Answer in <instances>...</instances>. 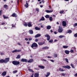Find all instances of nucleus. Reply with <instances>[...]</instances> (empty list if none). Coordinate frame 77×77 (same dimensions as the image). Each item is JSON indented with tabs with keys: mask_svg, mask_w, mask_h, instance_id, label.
<instances>
[{
	"mask_svg": "<svg viewBox=\"0 0 77 77\" xmlns=\"http://www.w3.org/2000/svg\"><path fill=\"white\" fill-rule=\"evenodd\" d=\"M49 42L51 43H52V42H53V40H51L49 41Z\"/></svg>",
	"mask_w": 77,
	"mask_h": 77,
	"instance_id": "37998d69",
	"label": "nucleus"
},
{
	"mask_svg": "<svg viewBox=\"0 0 77 77\" xmlns=\"http://www.w3.org/2000/svg\"><path fill=\"white\" fill-rule=\"evenodd\" d=\"M3 17H4V18H5V19H7L8 18V17H6L5 15H3Z\"/></svg>",
	"mask_w": 77,
	"mask_h": 77,
	"instance_id": "c756f323",
	"label": "nucleus"
},
{
	"mask_svg": "<svg viewBox=\"0 0 77 77\" xmlns=\"http://www.w3.org/2000/svg\"><path fill=\"white\" fill-rule=\"evenodd\" d=\"M15 50V51L16 52H20L21 51V50Z\"/></svg>",
	"mask_w": 77,
	"mask_h": 77,
	"instance_id": "c9c22d12",
	"label": "nucleus"
},
{
	"mask_svg": "<svg viewBox=\"0 0 77 77\" xmlns=\"http://www.w3.org/2000/svg\"><path fill=\"white\" fill-rule=\"evenodd\" d=\"M16 52L15 50L13 51H12V53H15Z\"/></svg>",
	"mask_w": 77,
	"mask_h": 77,
	"instance_id": "bf43d9fd",
	"label": "nucleus"
},
{
	"mask_svg": "<svg viewBox=\"0 0 77 77\" xmlns=\"http://www.w3.org/2000/svg\"><path fill=\"white\" fill-rule=\"evenodd\" d=\"M40 7H41V8H42V7H43V5H41L40 6Z\"/></svg>",
	"mask_w": 77,
	"mask_h": 77,
	"instance_id": "338daca9",
	"label": "nucleus"
},
{
	"mask_svg": "<svg viewBox=\"0 0 77 77\" xmlns=\"http://www.w3.org/2000/svg\"><path fill=\"white\" fill-rule=\"evenodd\" d=\"M10 59L9 58H6L4 60V61H5V63H6L7 62H8L9 61V59Z\"/></svg>",
	"mask_w": 77,
	"mask_h": 77,
	"instance_id": "39448f33",
	"label": "nucleus"
},
{
	"mask_svg": "<svg viewBox=\"0 0 77 77\" xmlns=\"http://www.w3.org/2000/svg\"><path fill=\"white\" fill-rule=\"evenodd\" d=\"M67 33H72V31L71 30H68V31H67Z\"/></svg>",
	"mask_w": 77,
	"mask_h": 77,
	"instance_id": "473e14b6",
	"label": "nucleus"
},
{
	"mask_svg": "<svg viewBox=\"0 0 77 77\" xmlns=\"http://www.w3.org/2000/svg\"><path fill=\"white\" fill-rule=\"evenodd\" d=\"M21 62H27V60L26 59L22 58L21 59Z\"/></svg>",
	"mask_w": 77,
	"mask_h": 77,
	"instance_id": "0eeeda50",
	"label": "nucleus"
},
{
	"mask_svg": "<svg viewBox=\"0 0 77 77\" xmlns=\"http://www.w3.org/2000/svg\"><path fill=\"white\" fill-rule=\"evenodd\" d=\"M38 44L39 45H43V44H45V42H39Z\"/></svg>",
	"mask_w": 77,
	"mask_h": 77,
	"instance_id": "2eb2a0df",
	"label": "nucleus"
},
{
	"mask_svg": "<svg viewBox=\"0 0 77 77\" xmlns=\"http://www.w3.org/2000/svg\"><path fill=\"white\" fill-rule=\"evenodd\" d=\"M29 41H32V38H28Z\"/></svg>",
	"mask_w": 77,
	"mask_h": 77,
	"instance_id": "49530a36",
	"label": "nucleus"
},
{
	"mask_svg": "<svg viewBox=\"0 0 77 77\" xmlns=\"http://www.w3.org/2000/svg\"><path fill=\"white\" fill-rule=\"evenodd\" d=\"M7 24V23L6 22L4 21L2 23V25H5V24Z\"/></svg>",
	"mask_w": 77,
	"mask_h": 77,
	"instance_id": "cd10ccee",
	"label": "nucleus"
},
{
	"mask_svg": "<svg viewBox=\"0 0 77 77\" xmlns=\"http://www.w3.org/2000/svg\"><path fill=\"white\" fill-rule=\"evenodd\" d=\"M74 36H75V37H77V33L74 34Z\"/></svg>",
	"mask_w": 77,
	"mask_h": 77,
	"instance_id": "8fccbe9b",
	"label": "nucleus"
},
{
	"mask_svg": "<svg viewBox=\"0 0 77 77\" xmlns=\"http://www.w3.org/2000/svg\"><path fill=\"white\" fill-rule=\"evenodd\" d=\"M35 29L36 30H39L41 29L38 27H35Z\"/></svg>",
	"mask_w": 77,
	"mask_h": 77,
	"instance_id": "4be33fe9",
	"label": "nucleus"
},
{
	"mask_svg": "<svg viewBox=\"0 0 77 77\" xmlns=\"http://www.w3.org/2000/svg\"><path fill=\"white\" fill-rule=\"evenodd\" d=\"M46 29H48V30H49L51 29V26H46Z\"/></svg>",
	"mask_w": 77,
	"mask_h": 77,
	"instance_id": "aec40b11",
	"label": "nucleus"
},
{
	"mask_svg": "<svg viewBox=\"0 0 77 77\" xmlns=\"http://www.w3.org/2000/svg\"><path fill=\"white\" fill-rule=\"evenodd\" d=\"M63 37H64V36L63 35H60L59 36V38H63Z\"/></svg>",
	"mask_w": 77,
	"mask_h": 77,
	"instance_id": "a19ab883",
	"label": "nucleus"
},
{
	"mask_svg": "<svg viewBox=\"0 0 77 77\" xmlns=\"http://www.w3.org/2000/svg\"><path fill=\"white\" fill-rule=\"evenodd\" d=\"M63 30V28L60 26H59V28L58 29V32H59V33H62Z\"/></svg>",
	"mask_w": 77,
	"mask_h": 77,
	"instance_id": "20e7f679",
	"label": "nucleus"
},
{
	"mask_svg": "<svg viewBox=\"0 0 77 77\" xmlns=\"http://www.w3.org/2000/svg\"><path fill=\"white\" fill-rule=\"evenodd\" d=\"M48 58L49 59H51V57H50V56H48Z\"/></svg>",
	"mask_w": 77,
	"mask_h": 77,
	"instance_id": "13d9d810",
	"label": "nucleus"
},
{
	"mask_svg": "<svg viewBox=\"0 0 77 77\" xmlns=\"http://www.w3.org/2000/svg\"><path fill=\"white\" fill-rule=\"evenodd\" d=\"M20 57H21V56L20 54H19L17 56L16 58V59H20Z\"/></svg>",
	"mask_w": 77,
	"mask_h": 77,
	"instance_id": "b1692460",
	"label": "nucleus"
},
{
	"mask_svg": "<svg viewBox=\"0 0 77 77\" xmlns=\"http://www.w3.org/2000/svg\"><path fill=\"white\" fill-rule=\"evenodd\" d=\"M59 69L60 71H65V70H64L63 69H61V68H59Z\"/></svg>",
	"mask_w": 77,
	"mask_h": 77,
	"instance_id": "bb28decb",
	"label": "nucleus"
},
{
	"mask_svg": "<svg viewBox=\"0 0 77 77\" xmlns=\"http://www.w3.org/2000/svg\"><path fill=\"white\" fill-rule=\"evenodd\" d=\"M2 76H5L6 75V72H4L1 74Z\"/></svg>",
	"mask_w": 77,
	"mask_h": 77,
	"instance_id": "9d476101",
	"label": "nucleus"
},
{
	"mask_svg": "<svg viewBox=\"0 0 77 77\" xmlns=\"http://www.w3.org/2000/svg\"><path fill=\"white\" fill-rule=\"evenodd\" d=\"M35 77H39V73H36L34 74Z\"/></svg>",
	"mask_w": 77,
	"mask_h": 77,
	"instance_id": "f8f14e48",
	"label": "nucleus"
},
{
	"mask_svg": "<svg viewBox=\"0 0 77 77\" xmlns=\"http://www.w3.org/2000/svg\"><path fill=\"white\" fill-rule=\"evenodd\" d=\"M12 63L13 65H18L20 64V62L19 61H14L12 62Z\"/></svg>",
	"mask_w": 77,
	"mask_h": 77,
	"instance_id": "f257e3e1",
	"label": "nucleus"
},
{
	"mask_svg": "<svg viewBox=\"0 0 77 77\" xmlns=\"http://www.w3.org/2000/svg\"><path fill=\"white\" fill-rule=\"evenodd\" d=\"M31 77H33V74H32L31 76Z\"/></svg>",
	"mask_w": 77,
	"mask_h": 77,
	"instance_id": "e2e57ef3",
	"label": "nucleus"
},
{
	"mask_svg": "<svg viewBox=\"0 0 77 77\" xmlns=\"http://www.w3.org/2000/svg\"><path fill=\"white\" fill-rule=\"evenodd\" d=\"M28 3H27V1H26V3L25 5V8H29V5Z\"/></svg>",
	"mask_w": 77,
	"mask_h": 77,
	"instance_id": "4468645a",
	"label": "nucleus"
},
{
	"mask_svg": "<svg viewBox=\"0 0 77 77\" xmlns=\"http://www.w3.org/2000/svg\"><path fill=\"white\" fill-rule=\"evenodd\" d=\"M36 11H37V12H39V9L38 8H37L36 9Z\"/></svg>",
	"mask_w": 77,
	"mask_h": 77,
	"instance_id": "09e8293b",
	"label": "nucleus"
},
{
	"mask_svg": "<svg viewBox=\"0 0 77 77\" xmlns=\"http://www.w3.org/2000/svg\"><path fill=\"white\" fill-rule=\"evenodd\" d=\"M17 44H18V45H21V44L20 43H18Z\"/></svg>",
	"mask_w": 77,
	"mask_h": 77,
	"instance_id": "052dcab7",
	"label": "nucleus"
},
{
	"mask_svg": "<svg viewBox=\"0 0 77 77\" xmlns=\"http://www.w3.org/2000/svg\"><path fill=\"white\" fill-rule=\"evenodd\" d=\"M47 75H46V77H48L49 76V75H50V72H48L47 73Z\"/></svg>",
	"mask_w": 77,
	"mask_h": 77,
	"instance_id": "412c9836",
	"label": "nucleus"
},
{
	"mask_svg": "<svg viewBox=\"0 0 77 77\" xmlns=\"http://www.w3.org/2000/svg\"><path fill=\"white\" fill-rule=\"evenodd\" d=\"M70 53H73V52H74V50H70Z\"/></svg>",
	"mask_w": 77,
	"mask_h": 77,
	"instance_id": "3c124183",
	"label": "nucleus"
},
{
	"mask_svg": "<svg viewBox=\"0 0 77 77\" xmlns=\"http://www.w3.org/2000/svg\"><path fill=\"white\" fill-rule=\"evenodd\" d=\"M29 32L30 34H33V31L32 30H29Z\"/></svg>",
	"mask_w": 77,
	"mask_h": 77,
	"instance_id": "f3484780",
	"label": "nucleus"
},
{
	"mask_svg": "<svg viewBox=\"0 0 77 77\" xmlns=\"http://www.w3.org/2000/svg\"><path fill=\"white\" fill-rule=\"evenodd\" d=\"M62 75H63L64 76V75H66V74L63 73H62Z\"/></svg>",
	"mask_w": 77,
	"mask_h": 77,
	"instance_id": "864d4df0",
	"label": "nucleus"
},
{
	"mask_svg": "<svg viewBox=\"0 0 77 77\" xmlns=\"http://www.w3.org/2000/svg\"><path fill=\"white\" fill-rule=\"evenodd\" d=\"M35 42H37V41H38V39H35Z\"/></svg>",
	"mask_w": 77,
	"mask_h": 77,
	"instance_id": "4d7b16f0",
	"label": "nucleus"
},
{
	"mask_svg": "<svg viewBox=\"0 0 77 77\" xmlns=\"http://www.w3.org/2000/svg\"><path fill=\"white\" fill-rule=\"evenodd\" d=\"M41 36V34H37L36 35H35V38H38V37H39Z\"/></svg>",
	"mask_w": 77,
	"mask_h": 77,
	"instance_id": "9b49d317",
	"label": "nucleus"
},
{
	"mask_svg": "<svg viewBox=\"0 0 77 77\" xmlns=\"http://www.w3.org/2000/svg\"><path fill=\"white\" fill-rule=\"evenodd\" d=\"M54 34H57V32H54Z\"/></svg>",
	"mask_w": 77,
	"mask_h": 77,
	"instance_id": "774afa93",
	"label": "nucleus"
},
{
	"mask_svg": "<svg viewBox=\"0 0 77 77\" xmlns=\"http://www.w3.org/2000/svg\"><path fill=\"white\" fill-rule=\"evenodd\" d=\"M28 70L29 71H30V72H34V71H33V70L31 69H29Z\"/></svg>",
	"mask_w": 77,
	"mask_h": 77,
	"instance_id": "2f4dec72",
	"label": "nucleus"
},
{
	"mask_svg": "<svg viewBox=\"0 0 77 77\" xmlns=\"http://www.w3.org/2000/svg\"><path fill=\"white\" fill-rule=\"evenodd\" d=\"M45 17L46 18H49L50 17V16L49 15H46L45 16Z\"/></svg>",
	"mask_w": 77,
	"mask_h": 77,
	"instance_id": "f704fd0d",
	"label": "nucleus"
},
{
	"mask_svg": "<svg viewBox=\"0 0 77 77\" xmlns=\"http://www.w3.org/2000/svg\"><path fill=\"white\" fill-rule=\"evenodd\" d=\"M42 3H44V0H42Z\"/></svg>",
	"mask_w": 77,
	"mask_h": 77,
	"instance_id": "680f3d73",
	"label": "nucleus"
},
{
	"mask_svg": "<svg viewBox=\"0 0 77 77\" xmlns=\"http://www.w3.org/2000/svg\"><path fill=\"white\" fill-rule=\"evenodd\" d=\"M0 63H5V60L3 59L0 60Z\"/></svg>",
	"mask_w": 77,
	"mask_h": 77,
	"instance_id": "dca6fc26",
	"label": "nucleus"
},
{
	"mask_svg": "<svg viewBox=\"0 0 77 77\" xmlns=\"http://www.w3.org/2000/svg\"><path fill=\"white\" fill-rule=\"evenodd\" d=\"M4 8H8V5H4Z\"/></svg>",
	"mask_w": 77,
	"mask_h": 77,
	"instance_id": "4c0bfd02",
	"label": "nucleus"
},
{
	"mask_svg": "<svg viewBox=\"0 0 77 77\" xmlns=\"http://www.w3.org/2000/svg\"><path fill=\"white\" fill-rule=\"evenodd\" d=\"M24 26L26 27H27V24L26 23H25V24H24Z\"/></svg>",
	"mask_w": 77,
	"mask_h": 77,
	"instance_id": "79ce46f5",
	"label": "nucleus"
},
{
	"mask_svg": "<svg viewBox=\"0 0 77 77\" xmlns=\"http://www.w3.org/2000/svg\"><path fill=\"white\" fill-rule=\"evenodd\" d=\"M45 20L44 17H42L41 19H40L39 20V21H44Z\"/></svg>",
	"mask_w": 77,
	"mask_h": 77,
	"instance_id": "393cba45",
	"label": "nucleus"
},
{
	"mask_svg": "<svg viewBox=\"0 0 77 77\" xmlns=\"http://www.w3.org/2000/svg\"><path fill=\"white\" fill-rule=\"evenodd\" d=\"M2 12H3V11H2V10L0 11V16H1V14H2Z\"/></svg>",
	"mask_w": 77,
	"mask_h": 77,
	"instance_id": "de8ad7c7",
	"label": "nucleus"
},
{
	"mask_svg": "<svg viewBox=\"0 0 77 77\" xmlns=\"http://www.w3.org/2000/svg\"><path fill=\"white\" fill-rule=\"evenodd\" d=\"M17 72H18V70H14L13 72L14 74H15V73H17Z\"/></svg>",
	"mask_w": 77,
	"mask_h": 77,
	"instance_id": "58836bf2",
	"label": "nucleus"
},
{
	"mask_svg": "<svg viewBox=\"0 0 77 77\" xmlns=\"http://www.w3.org/2000/svg\"><path fill=\"white\" fill-rule=\"evenodd\" d=\"M45 11L47 13H51V12H53V9H52V10H46Z\"/></svg>",
	"mask_w": 77,
	"mask_h": 77,
	"instance_id": "423d86ee",
	"label": "nucleus"
},
{
	"mask_svg": "<svg viewBox=\"0 0 77 77\" xmlns=\"http://www.w3.org/2000/svg\"><path fill=\"white\" fill-rule=\"evenodd\" d=\"M64 11H64V10H62L61 11H60V14H63V13H64Z\"/></svg>",
	"mask_w": 77,
	"mask_h": 77,
	"instance_id": "7c9ffc66",
	"label": "nucleus"
},
{
	"mask_svg": "<svg viewBox=\"0 0 77 77\" xmlns=\"http://www.w3.org/2000/svg\"><path fill=\"white\" fill-rule=\"evenodd\" d=\"M62 26H66V21H63L62 22Z\"/></svg>",
	"mask_w": 77,
	"mask_h": 77,
	"instance_id": "1a4fd4ad",
	"label": "nucleus"
},
{
	"mask_svg": "<svg viewBox=\"0 0 77 77\" xmlns=\"http://www.w3.org/2000/svg\"><path fill=\"white\" fill-rule=\"evenodd\" d=\"M65 53H66V54H68L69 53V51L68 50H66L65 51Z\"/></svg>",
	"mask_w": 77,
	"mask_h": 77,
	"instance_id": "a211bd4d",
	"label": "nucleus"
},
{
	"mask_svg": "<svg viewBox=\"0 0 77 77\" xmlns=\"http://www.w3.org/2000/svg\"><path fill=\"white\" fill-rule=\"evenodd\" d=\"M32 62H33V60L32 59H31L28 61V63H32Z\"/></svg>",
	"mask_w": 77,
	"mask_h": 77,
	"instance_id": "ddd939ff",
	"label": "nucleus"
},
{
	"mask_svg": "<svg viewBox=\"0 0 77 77\" xmlns=\"http://www.w3.org/2000/svg\"><path fill=\"white\" fill-rule=\"evenodd\" d=\"M28 27H32V25L31 24V22H29L28 23Z\"/></svg>",
	"mask_w": 77,
	"mask_h": 77,
	"instance_id": "6ab92c4d",
	"label": "nucleus"
},
{
	"mask_svg": "<svg viewBox=\"0 0 77 77\" xmlns=\"http://www.w3.org/2000/svg\"><path fill=\"white\" fill-rule=\"evenodd\" d=\"M39 66V68H42V69H44V67L43 66Z\"/></svg>",
	"mask_w": 77,
	"mask_h": 77,
	"instance_id": "c85d7f7f",
	"label": "nucleus"
},
{
	"mask_svg": "<svg viewBox=\"0 0 77 77\" xmlns=\"http://www.w3.org/2000/svg\"><path fill=\"white\" fill-rule=\"evenodd\" d=\"M12 17H17V14H15V13H13L12 15Z\"/></svg>",
	"mask_w": 77,
	"mask_h": 77,
	"instance_id": "a878e982",
	"label": "nucleus"
},
{
	"mask_svg": "<svg viewBox=\"0 0 77 77\" xmlns=\"http://www.w3.org/2000/svg\"><path fill=\"white\" fill-rule=\"evenodd\" d=\"M31 47L32 48H33L34 47H38V45L35 43H34L32 45Z\"/></svg>",
	"mask_w": 77,
	"mask_h": 77,
	"instance_id": "f03ea898",
	"label": "nucleus"
},
{
	"mask_svg": "<svg viewBox=\"0 0 77 77\" xmlns=\"http://www.w3.org/2000/svg\"><path fill=\"white\" fill-rule=\"evenodd\" d=\"M49 48L47 46H45L42 48V49H48V48Z\"/></svg>",
	"mask_w": 77,
	"mask_h": 77,
	"instance_id": "5701e85b",
	"label": "nucleus"
},
{
	"mask_svg": "<svg viewBox=\"0 0 77 77\" xmlns=\"http://www.w3.org/2000/svg\"><path fill=\"white\" fill-rule=\"evenodd\" d=\"M49 20L50 21H53V19H52V17H49Z\"/></svg>",
	"mask_w": 77,
	"mask_h": 77,
	"instance_id": "ea45409f",
	"label": "nucleus"
},
{
	"mask_svg": "<svg viewBox=\"0 0 77 77\" xmlns=\"http://www.w3.org/2000/svg\"><path fill=\"white\" fill-rule=\"evenodd\" d=\"M55 57H57V54H55Z\"/></svg>",
	"mask_w": 77,
	"mask_h": 77,
	"instance_id": "5fc2aeb1",
	"label": "nucleus"
},
{
	"mask_svg": "<svg viewBox=\"0 0 77 77\" xmlns=\"http://www.w3.org/2000/svg\"><path fill=\"white\" fill-rule=\"evenodd\" d=\"M45 37H47V40L48 41H49V40L50 39V36L48 35V34H46V35H45Z\"/></svg>",
	"mask_w": 77,
	"mask_h": 77,
	"instance_id": "7ed1b4c3",
	"label": "nucleus"
},
{
	"mask_svg": "<svg viewBox=\"0 0 77 77\" xmlns=\"http://www.w3.org/2000/svg\"><path fill=\"white\" fill-rule=\"evenodd\" d=\"M71 65L72 67V68H74L75 67H74V65H73V64H71Z\"/></svg>",
	"mask_w": 77,
	"mask_h": 77,
	"instance_id": "c03bdc74",
	"label": "nucleus"
},
{
	"mask_svg": "<svg viewBox=\"0 0 77 77\" xmlns=\"http://www.w3.org/2000/svg\"><path fill=\"white\" fill-rule=\"evenodd\" d=\"M25 41H28V38H25Z\"/></svg>",
	"mask_w": 77,
	"mask_h": 77,
	"instance_id": "6e6d98bb",
	"label": "nucleus"
},
{
	"mask_svg": "<svg viewBox=\"0 0 77 77\" xmlns=\"http://www.w3.org/2000/svg\"><path fill=\"white\" fill-rule=\"evenodd\" d=\"M63 68H67V69H70V68H71V67L67 65L66 66H63Z\"/></svg>",
	"mask_w": 77,
	"mask_h": 77,
	"instance_id": "6e6552de",
	"label": "nucleus"
},
{
	"mask_svg": "<svg viewBox=\"0 0 77 77\" xmlns=\"http://www.w3.org/2000/svg\"><path fill=\"white\" fill-rule=\"evenodd\" d=\"M68 46H63V48H68Z\"/></svg>",
	"mask_w": 77,
	"mask_h": 77,
	"instance_id": "72a5a7b5",
	"label": "nucleus"
},
{
	"mask_svg": "<svg viewBox=\"0 0 77 77\" xmlns=\"http://www.w3.org/2000/svg\"><path fill=\"white\" fill-rule=\"evenodd\" d=\"M27 44H30V43H29V42H27Z\"/></svg>",
	"mask_w": 77,
	"mask_h": 77,
	"instance_id": "0e129e2a",
	"label": "nucleus"
},
{
	"mask_svg": "<svg viewBox=\"0 0 77 77\" xmlns=\"http://www.w3.org/2000/svg\"><path fill=\"white\" fill-rule=\"evenodd\" d=\"M74 27H75V26H77V23H75L73 25Z\"/></svg>",
	"mask_w": 77,
	"mask_h": 77,
	"instance_id": "a18cd8bd",
	"label": "nucleus"
},
{
	"mask_svg": "<svg viewBox=\"0 0 77 77\" xmlns=\"http://www.w3.org/2000/svg\"><path fill=\"white\" fill-rule=\"evenodd\" d=\"M65 60H66V62L67 63H69V62H68V60L67 58L65 59Z\"/></svg>",
	"mask_w": 77,
	"mask_h": 77,
	"instance_id": "e433bc0d",
	"label": "nucleus"
},
{
	"mask_svg": "<svg viewBox=\"0 0 77 77\" xmlns=\"http://www.w3.org/2000/svg\"><path fill=\"white\" fill-rule=\"evenodd\" d=\"M17 4H19L18 3H19V0H17Z\"/></svg>",
	"mask_w": 77,
	"mask_h": 77,
	"instance_id": "69168bd1",
	"label": "nucleus"
},
{
	"mask_svg": "<svg viewBox=\"0 0 77 77\" xmlns=\"http://www.w3.org/2000/svg\"><path fill=\"white\" fill-rule=\"evenodd\" d=\"M49 60L51 61L52 62H54V61L53 60Z\"/></svg>",
	"mask_w": 77,
	"mask_h": 77,
	"instance_id": "603ef678",
	"label": "nucleus"
}]
</instances>
